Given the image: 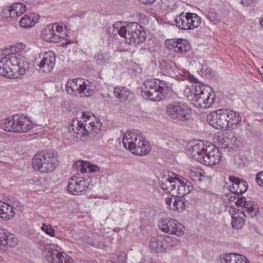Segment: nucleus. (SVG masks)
Masks as SVG:
<instances>
[{"label":"nucleus","instance_id":"obj_50","mask_svg":"<svg viewBox=\"0 0 263 263\" xmlns=\"http://www.w3.org/2000/svg\"><path fill=\"white\" fill-rule=\"evenodd\" d=\"M257 0H241L242 4L245 6H249L255 3Z\"/></svg>","mask_w":263,"mask_h":263},{"label":"nucleus","instance_id":"obj_3","mask_svg":"<svg viewBox=\"0 0 263 263\" xmlns=\"http://www.w3.org/2000/svg\"><path fill=\"white\" fill-rule=\"evenodd\" d=\"M80 114L81 120L73 121L69 127V131L77 138L79 136H89L98 133L102 124L94 115L90 112H81Z\"/></svg>","mask_w":263,"mask_h":263},{"label":"nucleus","instance_id":"obj_64","mask_svg":"<svg viewBox=\"0 0 263 263\" xmlns=\"http://www.w3.org/2000/svg\"><path fill=\"white\" fill-rule=\"evenodd\" d=\"M24 16L26 17V16H28L27 15H25Z\"/></svg>","mask_w":263,"mask_h":263},{"label":"nucleus","instance_id":"obj_56","mask_svg":"<svg viewBox=\"0 0 263 263\" xmlns=\"http://www.w3.org/2000/svg\"><path fill=\"white\" fill-rule=\"evenodd\" d=\"M29 184L32 186V189H33V186L36 182V180H34L33 179H30L28 181Z\"/></svg>","mask_w":263,"mask_h":263},{"label":"nucleus","instance_id":"obj_35","mask_svg":"<svg viewBox=\"0 0 263 263\" xmlns=\"http://www.w3.org/2000/svg\"><path fill=\"white\" fill-rule=\"evenodd\" d=\"M150 81L152 83V86L157 87L159 91H162L164 94L166 93V89L168 88V83L160 80H153Z\"/></svg>","mask_w":263,"mask_h":263},{"label":"nucleus","instance_id":"obj_58","mask_svg":"<svg viewBox=\"0 0 263 263\" xmlns=\"http://www.w3.org/2000/svg\"><path fill=\"white\" fill-rule=\"evenodd\" d=\"M230 14H231L230 11H229V10H227V11H224L221 14L222 15H230Z\"/></svg>","mask_w":263,"mask_h":263},{"label":"nucleus","instance_id":"obj_10","mask_svg":"<svg viewBox=\"0 0 263 263\" xmlns=\"http://www.w3.org/2000/svg\"><path fill=\"white\" fill-rule=\"evenodd\" d=\"M64 29L63 23L50 24L45 26L41 32V38L49 43H59L61 36L60 33Z\"/></svg>","mask_w":263,"mask_h":263},{"label":"nucleus","instance_id":"obj_24","mask_svg":"<svg viewBox=\"0 0 263 263\" xmlns=\"http://www.w3.org/2000/svg\"><path fill=\"white\" fill-rule=\"evenodd\" d=\"M26 10V6L21 3L13 4L10 8H7L3 10L4 15H10V16H19Z\"/></svg>","mask_w":263,"mask_h":263},{"label":"nucleus","instance_id":"obj_21","mask_svg":"<svg viewBox=\"0 0 263 263\" xmlns=\"http://www.w3.org/2000/svg\"><path fill=\"white\" fill-rule=\"evenodd\" d=\"M152 82L147 81L145 83L146 87L149 88V89L146 90L144 92L145 96L149 100L153 101H160L162 100L164 98V93L157 87L152 86Z\"/></svg>","mask_w":263,"mask_h":263},{"label":"nucleus","instance_id":"obj_2","mask_svg":"<svg viewBox=\"0 0 263 263\" xmlns=\"http://www.w3.org/2000/svg\"><path fill=\"white\" fill-rule=\"evenodd\" d=\"M28 67L27 58L17 53L8 54L0 60V74L8 78H18Z\"/></svg>","mask_w":263,"mask_h":263},{"label":"nucleus","instance_id":"obj_52","mask_svg":"<svg viewBox=\"0 0 263 263\" xmlns=\"http://www.w3.org/2000/svg\"><path fill=\"white\" fill-rule=\"evenodd\" d=\"M42 185L39 180L36 179V182L33 186V189L40 190L42 188Z\"/></svg>","mask_w":263,"mask_h":263},{"label":"nucleus","instance_id":"obj_38","mask_svg":"<svg viewBox=\"0 0 263 263\" xmlns=\"http://www.w3.org/2000/svg\"><path fill=\"white\" fill-rule=\"evenodd\" d=\"M111 260L108 262L111 263H124L126 260V254L124 253H121L119 255L112 254L110 257Z\"/></svg>","mask_w":263,"mask_h":263},{"label":"nucleus","instance_id":"obj_1","mask_svg":"<svg viewBox=\"0 0 263 263\" xmlns=\"http://www.w3.org/2000/svg\"><path fill=\"white\" fill-rule=\"evenodd\" d=\"M193 82L195 84L185 88L183 90L184 95L191 101L196 108H210L215 101V95L212 88L198 83L196 78H194Z\"/></svg>","mask_w":263,"mask_h":263},{"label":"nucleus","instance_id":"obj_25","mask_svg":"<svg viewBox=\"0 0 263 263\" xmlns=\"http://www.w3.org/2000/svg\"><path fill=\"white\" fill-rule=\"evenodd\" d=\"M239 206H242L243 209L242 211L247 212L249 215L253 217L257 215L259 211L257 205L251 201H246V198L243 197L240 200Z\"/></svg>","mask_w":263,"mask_h":263},{"label":"nucleus","instance_id":"obj_47","mask_svg":"<svg viewBox=\"0 0 263 263\" xmlns=\"http://www.w3.org/2000/svg\"><path fill=\"white\" fill-rule=\"evenodd\" d=\"M85 164V165L87 166V168L88 169L89 171L91 173L98 172L100 170V167H99V166L90 164L88 162H87V163Z\"/></svg>","mask_w":263,"mask_h":263},{"label":"nucleus","instance_id":"obj_32","mask_svg":"<svg viewBox=\"0 0 263 263\" xmlns=\"http://www.w3.org/2000/svg\"><path fill=\"white\" fill-rule=\"evenodd\" d=\"M150 149L148 143L144 139L138 146L136 147L132 153L139 156H143L148 154Z\"/></svg>","mask_w":263,"mask_h":263},{"label":"nucleus","instance_id":"obj_28","mask_svg":"<svg viewBox=\"0 0 263 263\" xmlns=\"http://www.w3.org/2000/svg\"><path fill=\"white\" fill-rule=\"evenodd\" d=\"M221 263H250L249 260L243 255L231 253L223 255Z\"/></svg>","mask_w":263,"mask_h":263},{"label":"nucleus","instance_id":"obj_39","mask_svg":"<svg viewBox=\"0 0 263 263\" xmlns=\"http://www.w3.org/2000/svg\"><path fill=\"white\" fill-rule=\"evenodd\" d=\"M228 140H229V139H224L221 136H217V137H215L214 139L215 143L221 148L227 147L228 144H227V142Z\"/></svg>","mask_w":263,"mask_h":263},{"label":"nucleus","instance_id":"obj_5","mask_svg":"<svg viewBox=\"0 0 263 263\" xmlns=\"http://www.w3.org/2000/svg\"><path fill=\"white\" fill-rule=\"evenodd\" d=\"M59 163L58 154L53 150L39 152L34 156L32 161L34 169L43 173L53 171Z\"/></svg>","mask_w":263,"mask_h":263},{"label":"nucleus","instance_id":"obj_62","mask_svg":"<svg viewBox=\"0 0 263 263\" xmlns=\"http://www.w3.org/2000/svg\"><path fill=\"white\" fill-rule=\"evenodd\" d=\"M64 27H65V30H66L67 31L68 30V27L67 25H64Z\"/></svg>","mask_w":263,"mask_h":263},{"label":"nucleus","instance_id":"obj_48","mask_svg":"<svg viewBox=\"0 0 263 263\" xmlns=\"http://www.w3.org/2000/svg\"><path fill=\"white\" fill-rule=\"evenodd\" d=\"M256 181L259 186L263 187V172H261L257 174Z\"/></svg>","mask_w":263,"mask_h":263},{"label":"nucleus","instance_id":"obj_11","mask_svg":"<svg viewBox=\"0 0 263 263\" xmlns=\"http://www.w3.org/2000/svg\"><path fill=\"white\" fill-rule=\"evenodd\" d=\"M158 227L164 233L181 236L184 234V228L179 221L171 218H162Z\"/></svg>","mask_w":263,"mask_h":263},{"label":"nucleus","instance_id":"obj_14","mask_svg":"<svg viewBox=\"0 0 263 263\" xmlns=\"http://www.w3.org/2000/svg\"><path fill=\"white\" fill-rule=\"evenodd\" d=\"M165 45L170 51L175 53H184L190 48L187 41L182 39L167 40Z\"/></svg>","mask_w":263,"mask_h":263},{"label":"nucleus","instance_id":"obj_61","mask_svg":"<svg viewBox=\"0 0 263 263\" xmlns=\"http://www.w3.org/2000/svg\"><path fill=\"white\" fill-rule=\"evenodd\" d=\"M89 243L92 246H94L95 245V242L93 241H92V242L91 241L90 242H89Z\"/></svg>","mask_w":263,"mask_h":263},{"label":"nucleus","instance_id":"obj_20","mask_svg":"<svg viewBox=\"0 0 263 263\" xmlns=\"http://www.w3.org/2000/svg\"><path fill=\"white\" fill-rule=\"evenodd\" d=\"M229 180L232 183L230 190L234 194L241 195L247 191L248 184L246 181L235 177H230Z\"/></svg>","mask_w":263,"mask_h":263},{"label":"nucleus","instance_id":"obj_60","mask_svg":"<svg viewBox=\"0 0 263 263\" xmlns=\"http://www.w3.org/2000/svg\"><path fill=\"white\" fill-rule=\"evenodd\" d=\"M260 25L263 27V17L261 18V20L260 21Z\"/></svg>","mask_w":263,"mask_h":263},{"label":"nucleus","instance_id":"obj_57","mask_svg":"<svg viewBox=\"0 0 263 263\" xmlns=\"http://www.w3.org/2000/svg\"><path fill=\"white\" fill-rule=\"evenodd\" d=\"M205 72L206 74L210 75L212 74V70L210 68H206L205 69Z\"/></svg>","mask_w":263,"mask_h":263},{"label":"nucleus","instance_id":"obj_8","mask_svg":"<svg viewBox=\"0 0 263 263\" xmlns=\"http://www.w3.org/2000/svg\"><path fill=\"white\" fill-rule=\"evenodd\" d=\"M178 241L177 238L170 236L158 235L151 239L149 247L153 252L162 254L173 249Z\"/></svg>","mask_w":263,"mask_h":263},{"label":"nucleus","instance_id":"obj_51","mask_svg":"<svg viewBox=\"0 0 263 263\" xmlns=\"http://www.w3.org/2000/svg\"><path fill=\"white\" fill-rule=\"evenodd\" d=\"M258 107L263 111V95L258 97Z\"/></svg>","mask_w":263,"mask_h":263},{"label":"nucleus","instance_id":"obj_29","mask_svg":"<svg viewBox=\"0 0 263 263\" xmlns=\"http://www.w3.org/2000/svg\"><path fill=\"white\" fill-rule=\"evenodd\" d=\"M178 177H169L164 179L161 184V188L166 193L168 192L173 196L174 190L176 188V182Z\"/></svg>","mask_w":263,"mask_h":263},{"label":"nucleus","instance_id":"obj_63","mask_svg":"<svg viewBox=\"0 0 263 263\" xmlns=\"http://www.w3.org/2000/svg\"><path fill=\"white\" fill-rule=\"evenodd\" d=\"M206 18L209 21H213V20H211V17H206Z\"/></svg>","mask_w":263,"mask_h":263},{"label":"nucleus","instance_id":"obj_17","mask_svg":"<svg viewBox=\"0 0 263 263\" xmlns=\"http://www.w3.org/2000/svg\"><path fill=\"white\" fill-rule=\"evenodd\" d=\"M18 202L13 203L12 205L5 202H1L0 204V217L5 220L14 217L15 215L21 210V206Z\"/></svg>","mask_w":263,"mask_h":263},{"label":"nucleus","instance_id":"obj_59","mask_svg":"<svg viewBox=\"0 0 263 263\" xmlns=\"http://www.w3.org/2000/svg\"><path fill=\"white\" fill-rule=\"evenodd\" d=\"M259 71L261 75L262 76V77L263 78V67H261Z\"/></svg>","mask_w":263,"mask_h":263},{"label":"nucleus","instance_id":"obj_43","mask_svg":"<svg viewBox=\"0 0 263 263\" xmlns=\"http://www.w3.org/2000/svg\"><path fill=\"white\" fill-rule=\"evenodd\" d=\"M183 18H190L191 29L198 27L201 24V17H183Z\"/></svg>","mask_w":263,"mask_h":263},{"label":"nucleus","instance_id":"obj_44","mask_svg":"<svg viewBox=\"0 0 263 263\" xmlns=\"http://www.w3.org/2000/svg\"><path fill=\"white\" fill-rule=\"evenodd\" d=\"M41 229L50 236L54 237L55 236V230L50 225L43 224L41 227Z\"/></svg>","mask_w":263,"mask_h":263},{"label":"nucleus","instance_id":"obj_34","mask_svg":"<svg viewBox=\"0 0 263 263\" xmlns=\"http://www.w3.org/2000/svg\"><path fill=\"white\" fill-rule=\"evenodd\" d=\"M175 25L181 29H191L190 18H183V17H173Z\"/></svg>","mask_w":263,"mask_h":263},{"label":"nucleus","instance_id":"obj_33","mask_svg":"<svg viewBox=\"0 0 263 263\" xmlns=\"http://www.w3.org/2000/svg\"><path fill=\"white\" fill-rule=\"evenodd\" d=\"M39 17H22L19 22L20 25L23 28L33 27L39 21Z\"/></svg>","mask_w":263,"mask_h":263},{"label":"nucleus","instance_id":"obj_41","mask_svg":"<svg viewBox=\"0 0 263 263\" xmlns=\"http://www.w3.org/2000/svg\"><path fill=\"white\" fill-rule=\"evenodd\" d=\"M178 196H172L171 197H167L165 199V203L170 209L175 210L176 206V202L177 201Z\"/></svg>","mask_w":263,"mask_h":263},{"label":"nucleus","instance_id":"obj_22","mask_svg":"<svg viewBox=\"0 0 263 263\" xmlns=\"http://www.w3.org/2000/svg\"><path fill=\"white\" fill-rule=\"evenodd\" d=\"M176 188L174 190L173 196L182 197L189 194L192 190V186L187 182L185 180L178 178L176 182Z\"/></svg>","mask_w":263,"mask_h":263},{"label":"nucleus","instance_id":"obj_46","mask_svg":"<svg viewBox=\"0 0 263 263\" xmlns=\"http://www.w3.org/2000/svg\"><path fill=\"white\" fill-rule=\"evenodd\" d=\"M176 206L175 208V211L177 212L182 211L184 209L185 203L183 199L178 197L177 201L176 203Z\"/></svg>","mask_w":263,"mask_h":263},{"label":"nucleus","instance_id":"obj_4","mask_svg":"<svg viewBox=\"0 0 263 263\" xmlns=\"http://www.w3.org/2000/svg\"><path fill=\"white\" fill-rule=\"evenodd\" d=\"M207 121L216 129L227 130L234 129L238 125H240L241 118L238 113L232 110L221 109L209 115Z\"/></svg>","mask_w":263,"mask_h":263},{"label":"nucleus","instance_id":"obj_16","mask_svg":"<svg viewBox=\"0 0 263 263\" xmlns=\"http://www.w3.org/2000/svg\"><path fill=\"white\" fill-rule=\"evenodd\" d=\"M144 139V138L141 135L132 131H127L124 134L122 142L124 147L132 153L136 147L138 146Z\"/></svg>","mask_w":263,"mask_h":263},{"label":"nucleus","instance_id":"obj_23","mask_svg":"<svg viewBox=\"0 0 263 263\" xmlns=\"http://www.w3.org/2000/svg\"><path fill=\"white\" fill-rule=\"evenodd\" d=\"M115 96L122 102H126L133 99L134 94L127 88L117 86L114 88Z\"/></svg>","mask_w":263,"mask_h":263},{"label":"nucleus","instance_id":"obj_7","mask_svg":"<svg viewBox=\"0 0 263 263\" xmlns=\"http://www.w3.org/2000/svg\"><path fill=\"white\" fill-rule=\"evenodd\" d=\"M1 124L5 130L15 133L27 132L32 128L31 122L27 118L18 115L2 121Z\"/></svg>","mask_w":263,"mask_h":263},{"label":"nucleus","instance_id":"obj_36","mask_svg":"<svg viewBox=\"0 0 263 263\" xmlns=\"http://www.w3.org/2000/svg\"><path fill=\"white\" fill-rule=\"evenodd\" d=\"M188 174H189L191 179L196 182V181H200V177L202 175V171L197 168H193L189 170Z\"/></svg>","mask_w":263,"mask_h":263},{"label":"nucleus","instance_id":"obj_9","mask_svg":"<svg viewBox=\"0 0 263 263\" xmlns=\"http://www.w3.org/2000/svg\"><path fill=\"white\" fill-rule=\"evenodd\" d=\"M167 115L172 119L185 122L191 117L192 111L185 104L180 102L170 103L166 109Z\"/></svg>","mask_w":263,"mask_h":263},{"label":"nucleus","instance_id":"obj_15","mask_svg":"<svg viewBox=\"0 0 263 263\" xmlns=\"http://www.w3.org/2000/svg\"><path fill=\"white\" fill-rule=\"evenodd\" d=\"M41 61L38 66L41 70L45 72L51 71L54 67L55 55L52 51H49L40 55Z\"/></svg>","mask_w":263,"mask_h":263},{"label":"nucleus","instance_id":"obj_45","mask_svg":"<svg viewBox=\"0 0 263 263\" xmlns=\"http://www.w3.org/2000/svg\"><path fill=\"white\" fill-rule=\"evenodd\" d=\"M85 163H87V161H79L76 162V166L78 171L81 173L87 172V166L85 165Z\"/></svg>","mask_w":263,"mask_h":263},{"label":"nucleus","instance_id":"obj_27","mask_svg":"<svg viewBox=\"0 0 263 263\" xmlns=\"http://www.w3.org/2000/svg\"><path fill=\"white\" fill-rule=\"evenodd\" d=\"M18 240L12 234L7 235L3 230H0V247L9 246L14 247L17 244Z\"/></svg>","mask_w":263,"mask_h":263},{"label":"nucleus","instance_id":"obj_13","mask_svg":"<svg viewBox=\"0 0 263 263\" xmlns=\"http://www.w3.org/2000/svg\"><path fill=\"white\" fill-rule=\"evenodd\" d=\"M222 154L217 147L208 145L205 155L201 163L209 166L219 164L221 161Z\"/></svg>","mask_w":263,"mask_h":263},{"label":"nucleus","instance_id":"obj_31","mask_svg":"<svg viewBox=\"0 0 263 263\" xmlns=\"http://www.w3.org/2000/svg\"><path fill=\"white\" fill-rule=\"evenodd\" d=\"M81 90L82 91L80 92L81 96L90 97L95 93L96 86L93 83L84 80V84L82 85Z\"/></svg>","mask_w":263,"mask_h":263},{"label":"nucleus","instance_id":"obj_55","mask_svg":"<svg viewBox=\"0 0 263 263\" xmlns=\"http://www.w3.org/2000/svg\"><path fill=\"white\" fill-rule=\"evenodd\" d=\"M140 263H154L153 261V260L151 258H148L147 259H144L143 261L140 262Z\"/></svg>","mask_w":263,"mask_h":263},{"label":"nucleus","instance_id":"obj_54","mask_svg":"<svg viewBox=\"0 0 263 263\" xmlns=\"http://www.w3.org/2000/svg\"><path fill=\"white\" fill-rule=\"evenodd\" d=\"M142 3L145 4H153L155 0H140Z\"/></svg>","mask_w":263,"mask_h":263},{"label":"nucleus","instance_id":"obj_26","mask_svg":"<svg viewBox=\"0 0 263 263\" xmlns=\"http://www.w3.org/2000/svg\"><path fill=\"white\" fill-rule=\"evenodd\" d=\"M84 84V80L77 78L69 80L66 83V91L68 93L80 94L82 91V85Z\"/></svg>","mask_w":263,"mask_h":263},{"label":"nucleus","instance_id":"obj_18","mask_svg":"<svg viewBox=\"0 0 263 263\" xmlns=\"http://www.w3.org/2000/svg\"><path fill=\"white\" fill-rule=\"evenodd\" d=\"M208 146L202 141H198L191 146L189 150V154L194 159L201 163V162H203Z\"/></svg>","mask_w":263,"mask_h":263},{"label":"nucleus","instance_id":"obj_30","mask_svg":"<svg viewBox=\"0 0 263 263\" xmlns=\"http://www.w3.org/2000/svg\"><path fill=\"white\" fill-rule=\"evenodd\" d=\"M159 8L162 13H167L177 8L176 0H161Z\"/></svg>","mask_w":263,"mask_h":263},{"label":"nucleus","instance_id":"obj_40","mask_svg":"<svg viewBox=\"0 0 263 263\" xmlns=\"http://www.w3.org/2000/svg\"><path fill=\"white\" fill-rule=\"evenodd\" d=\"M178 196H172L171 197H167L165 199V203L170 209L175 210L176 206V202L177 201Z\"/></svg>","mask_w":263,"mask_h":263},{"label":"nucleus","instance_id":"obj_37","mask_svg":"<svg viewBox=\"0 0 263 263\" xmlns=\"http://www.w3.org/2000/svg\"><path fill=\"white\" fill-rule=\"evenodd\" d=\"M109 58L108 53H99L96 56V61L99 65H103L109 62Z\"/></svg>","mask_w":263,"mask_h":263},{"label":"nucleus","instance_id":"obj_42","mask_svg":"<svg viewBox=\"0 0 263 263\" xmlns=\"http://www.w3.org/2000/svg\"><path fill=\"white\" fill-rule=\"evenodd\" d=\"M233 193H231L229 197V202L230 204L234 203V204L239 206L240 200H241L243 196L238 194H234L235 195H232Z\"/></svg>","mask_w":263,"mask_h":263},{"label":"nucleus","instance_id":"obj_53","mask_svg":"<svg viewBox=\"0 0 263 263\" xmlns=\"http://www.w3.org/2000/svg\"><path fill=\"white\" fill-rule=\"evenodd\" d=\"M16 48L18 50H24L26 48V45L23 43H19L16 45Z\"/></svg>","mask_w":263,"mask_h":263},{"label":"nucleus","instance_id":"obj_19","mask_svg":"<svg viewBox=\"0 0 263 263\" xmlns=\"http://www.w3.org/2000/svg\"><path fill=\"white\" fill-rule=\"evenodd\" d=\"M230 213L232 214V226L234 229H240L245 224L246 217L245 211H241L237 210L236 211L235 209L231 208Z\"/></svg>","mask_w":263,"mask_h":263},{"label":"nucleus","instance_id":"obj_49","mask_svg":"<svg viewBox=\"0 0 263 263\" xmlns=\"http://www.w3.org/2000/svg\"><path fill=\"white\" fill-rule=\"evenodd\" d=\"M193 15H194V16H198V15L195 13H184V12H181L179 14H177L176 16H193Z\"/></svg>","mask_w":263,"mask_h":263},{"label":"nucleus","instance_id":"obj_12","mask_svg":"<svg viewBox=\"0 0 263 263\" xmlns=\"http://www.w3.org/2000/svg\"><path fill=\"white\" fill-rule=\"evenodd\" d=\"M88 185L87 180L74 175L69 180L67 191L69 193L74 195H82L87 190Z\"/></svg>","mask_w":263,"mask_h":263},{"label":"nucleus","instance_id":"obj_6","mask_svg":"<svg viewBox=\"0 0 263 263\" xmlns=\"http://www.w3.org/2000/svg\"><path fill=\"white\" fill-rule=\"evenodd\" d=\"M118 33L120 36L125 38L128 44H139L145 40V33L141 26L136 22L130 23L126 26H121Z\"/></svg>","mask_w":263,"mask_h":263}]
</instances>
